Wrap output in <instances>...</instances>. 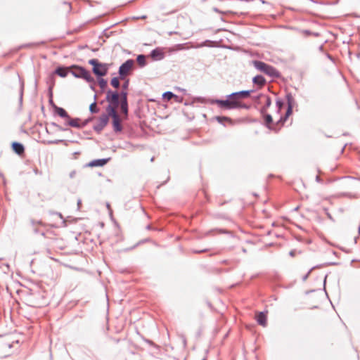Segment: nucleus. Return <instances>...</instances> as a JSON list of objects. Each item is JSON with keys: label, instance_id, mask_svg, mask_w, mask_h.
<instances>
[{"label": "nucleus", "instance_id": "393cba45", "mask_svg": "<svg viewBox=\"0 0 360 360\" xmlns=\"http://www.w3.org/2000/svg\"><path fill=\"white\" fill-rule=\"evenodd\" d=\"M121 100L127 101V93L126 91H122L120 94Z\"/></svg>", "mask_w": 360, "mask_h": 360}, {"label": "nucleus", "instance_id": "cd10ccee", "mask_svg": "<svg viewBox=\"0 0 360 360\" xmlns=\"http://www.w3.org/2000/svg\"><path fill=\"white\" fill-rule=\"evenodd\" d=\"M32 223L33 225H37V224L41 225L42 224L41 221H36L33 220V221H32Z\"/></svg>", "mask_w": 360, "mask_h": 360}, {"label": "nucleus", "instance_id": "5701e85b", "mask_svg": "<svg viewBox=\"0 0 360 360\" xmlns=\"http://www.w3.org/2000/svg\"><path fill=\"white\" fill-rule=\"evenodd\" d=\"M98 82L101 89H104L107 86V82L104 79H99Z\"/></svg>", "mask_w": 360, "mask_h": 360}, {"label": "nucleus", "instance_id": "ddd939ff", "mask_svg": "<svg viewBox=\"0 0 360 360\" xmlns=\"http://www.w3.org/2000/svg\"><path fill=\"white\" fill-rule=\"evenodd\" d=\"M108 162L107 159H99V160H95L91 162H90L88 164L89 167H102L105 165Z\"/></svg>", "mask_w": 360, "mask_h": 360}, {"label": "nucleus", "instance_id": "f8f14e48", "mask_svg": "<svg viewBox=\"0 0 360 360\" xmlns=\"http://www.w3.org/2000/svg\"><path fill=\"white\" fill-rule=\"evenodd\" d=\"M42 235L45 238L50 239V240L58 239V238H57L58 235L54 232V231L53 230L52 228L48 229L45 232H43Z\"/></svg>", "mask_w": 360, "mask_h": 360}, {"label": "nucleus", "instance_id": "a211bd4d", "mask_svg": "<svg viewBox=\"0 0 360 360\" xmlns=\"http://www.w3.org/2000/svg\"><path fill=\"white\" fill-rule=\"evenodd\" d=\"M54 110L56 113H57L60 117L66 118L67 120L70 117L67 112L62 108L55 106Z\"/></svg>", "mask_w": 360, "mask_h": 360}, {"label": "nucleus", "instance_id": "c756f323", "mask_svg": "<svg viewBox=\"0 0 360 360\" xmlns=\"http://www.w3.org/2000/svg\"><path fill=\"white\" fill-rule=\"evenodd\" d=\"M290 255L292 256V257H294L295 255V250H292L290 252Z\"/></svg>", "mask_w": 360, "mask_h": 360}, {"label": "nucleus", "instance_id": "423d86ee", "mask_svg": "<svg viewBox=\"0 0 360 360\" xmlns=\"http://www.w3.org/2000/svg\"><path fill=\"white\" fill-rule=\"evenodd\" d=\"M254 66L259 71L271 77H278V72L272 66L259 60L253 62Z\"/></svg>", "mask_w": 360, "mask_h": 360}, {"label": "nucleus", "instance_id": "39448f33", "mask_svg": "<svg viewBox=\"0 0 360 360\" xmlns=\"http://www.w3.org/2000/svg\"><path fill=\"white\" fill-rule=\"evenodd\" d=\"M71 73L76 77L82 78L89 82L94 81V78L91 73L82 67L77 65H72L70 67Z\"/></svg>", "mask_w": 360, "mask_h": 360}, {"label": "nucleus", "instance_id": "f257e3e1", "mask_svg": "<svg viewBox=\"0 0 360 360\" xmlns=\"http://www.w3.org/2000/svg\"><path fill=\"white\" fill-rule=\"evenodd\" d=\"M250 94V91H241L229 95L226 100H215L213 103L225 110L248 108V106L243 103L242 99L249 97Z\"/></svg>", "mask_w": 360, "mask_h": 360}, {"label": "nucleus", "instance_id": "6ab92c4d", "mask_svg": "<svg viewBox=\"0 0 360 360\" xmlns=\"http://www.w3.org/2000/svg\"><path fill=\"white\" fill-rule=\"evenodd\" d=\"M253 82L259 86H263L266 83V80L262 76L257 75L253 78Z\"/></svg>", "mask_w": 360, "mask_h": 360}, {"label": "nucleus", "instance_id": "f03ea898", "mask_svg": "<svg viewBox=\"0 0 360 360\" xmlns=\"http://www.w3.org/2000/svg\"><path fill=\"white\" fill-rule=\"evenodd\" d=\"M292 105L291 103L289 102L288 103V109L286 110V112H285V116L283 117H281L276 122V125H283V123L285 122L286 119L290 116L292 114ZM264 122H265V124L269 128V129H274V130H276V127L275 126V124H274L273 122V118L271 117V115H268V114H266L264 115Z\"/></svg>", "mask_w": 360, "mask_h": 360}, {"label": "nucleus", "instance_id": "dca6fc26", "mask_svg": "<svg viewBox=\"0 0 360 360\" xmlns=\"http://www.w3.org/2000/svg\"><path fill=\"white\" fill-rule=\"evenodd\" d=\"M120 110L124 115V119H126L128 115V103L125 101H120Z\"/></svg>", "mask_w": 360, "mask_h": 360}, {"label": "nucleus", "instance_id": "f3484780", "mask_svg": "<svg viewBox=\"0 0 360 360\" xmlns=\"http://www.w3.org/2000/svg\"><path fill=\"white\" fill-rule=\"evenodd\" d=\"M70 70V67L69 68H58L56 70V74H57L58 76L61 77H65L69 72Z\"/></svg>", "mask_w": 360, "mask_h": 360}, {"label": "nucleus", "instance_id": "0eeeda50", "mask_svg": "<svg viewBox=\"0 0 360 360\" xmlns=\"http://www.w3.org/2000/svg\"><path fill=\"white\" fill-rule=\"evenodd\" d=\"M134 65V61L133 60H128L125 63H124L119 69V74L121 77H124L128 75L131 71Z\"/></svg>", "mask_w": 360, "mask_h": 360}, {"label": "nucleus", "instance_id": "7c9ffc66", "mask_svg": "<svg viewBox=\"0 0 360 360\" xmlns=\"http://www.w3.org/2000/svg\"><path fill=\"white\" fill-rule=\"evenodd\" d=\"M205 250H200V251H198V252H205Z\"/></svg>", "mask_w": 360, "mask_h": 360}, {"label": "nucleus", "instance_id": "4468645a", "mask_svg": "<svg viewBox=\"0 0 360 360\" xmlns=\"http://www.w3.org/2000/svg\"><path fill=\"white\" fill-rule=\"evenodd\" d=\"M12 148L15 153L20 155L23 154L25 151L24 146L21 143L17 142L13 143Z\"/></svg>", "mask_w": 360, "mask_h": 360}, {"label": "nucleus", "instance_id": "20e7f679", "mask_svg": "<svg viewBox=\"0 0 360 360\" xmlns=\"http://www.w3.org/2000/svg\"><path fill=\"white\" fill-rule=\"evenodd\" d=\"M106 112L109 117L112 118V126L115 131H121L122 127L121 125V119L118 115L115 107L111 105H108L106 108Z\"/></svg>", "mask_w": 360, "mask_h": 360}, {"label": "nucleus", "instance_id": "2eb2a0df", "mask_svg": "<svg viewBox=\"0 0 360 360\" xmlns=\"http://www.w3.org/2000/svg\"><path fill=\"white\" fill-rule=\"evenodd\" d=\"M67 124L72 127L79 128L82 127L81 120L78 118L72 119L70 117L67 120Z\"/></svg>", "mask_w": 360, "mask_h": 360}, {"label": "nucleus", "instance_id": "9b49d317", "mask_svg": "<svg viewBox=\"0 0 360 360\" xmlns=\"http://www.w3.org/2000/svg\"><path fill=\"white\" fill-rule=\"evenodd\" d=\"M151 57L155 60H161L164 58L165 54L162 49H155L151 52Z\"/></svg>", "mask_w": 360, "mask_h": 360}, {"label": "nucleus", "instance_id": "412c9836", "mask_svg": "<svg viewBox=\"0 0 360 360\" xmlns=\"http://www.w3.org/2000/svg\"><path fill=\"white\" fill-rule=\"evenodd\" d=\"M173 97H176V96L170 91L165 92L163 94V98L167 99V101L171 100Z\"/></svg>", "mask_w": 360, "mask_h": 360}, {"label": "nucleus", "instance_id": "1a4fd4ad", "mask_svg": "<svg viewBox=\"0 0 360 360\" xmlns=\"http://www.w3.org/2000/svg\"><path fill=\"white\" fill-rule=\"evenodd\" d=\"M109 115L108 113L101 115L98 119V123L94 127V129L98 131H101L107 125Z\"/></svg>", "mask_w": 360, "mask_h": 360}, {"label": "nucleus", "instance_id": "bb28decb", "mask_svg": "<svg viewBox=\"0 0 360 360\" xmlns=\"http://www.w3.org/2000/svg\"><path fill=\"white\" fill-rule=\"evenodd\" d=\"M266 105L269 107L271 105V99L269 97H265Z\"/></svg>", "mask_w": 360, "mask_h": 360}, {"label": "nucleus", "instance_id": "9d476101", "mask_svg": "<svg viewBox=\"0 0 360 360\" xmlns=\"http://www.w3.org/2000/svg\"><path fill=\"white\" fill-rule=\"evenodd\" d=\"M255 319L257 322L263 327L267 325V314L264 312H257L255 314Z\"/></svg>", "mask_w": 360, "mask_h": 360}, {"label": "nucleus", "instance_id": "4be33fe9", "mask_svg": "<svg viewBox=\"0 0 360 360\" xmlns=\"http://www.w3.org/2000/svg\"><path fill=\"white\" fill-rule=\"evenodd\" d=\"M111 85L115 88H118L120 86V81L118 78L114 77L111 80Z\"/></svg>", "mask_w": 360, "mask_h": 360}, {"label": "nucleus", "instance_id": "6e6552de", "mask_svg": "<svg viewBox=\"0 0 360 360\" xmlns=\"http://www.w3.org/2000/svg\"><path fill=\"white\" fill-rule=\"evenodd\" d=\"M106 101L110 103V105L115 106L116 110L119 105V94L117 92L108 91L106 95Z\"/></svg>", "mask_w": 360, "mask_h": 360}, {"label": "nucleus", "instance_id": "aec40b11", "mask_svg": "<svg viewBox=\"0 0 360 360\" xmlns=\"http://www.w3.org/2000/svg\"><path fill=\"white\" fill-rule=\"evenodd\" d=\"M136 60L141 67H143L146 64V57L143 55L138 56Z\"/></svg>", "mask_w": 360, "mask_h": 360}, {"label": "nucleus", "instance_id": "a878e982", "mask_svg": "<svg viewBox=\"0 0 360 360\" xmlns=\"http://www.w3.org/2000/svg\"><path fill=\"white\" fill-rule=\"evenodd\" d=\"M217 119L219 122H221L222 121H225V120L231 122V119L227 117H217Z\"/></svg>", "mask_w": 360, "mask_h": 360}, {"label": "nucleus", "instance_id": "7ed1b4c3", "mask_svg": "<svg viewBox=\"0 0 360 360\" xmlns=\"http://www.w3.org/2000/svg\"><path fill=\"white\" fill-rule=\"evenodd\" d=\"M89 63L93 66V72L99 77L105 76L108 71L109 65L107 63H101L97 59H91Z\"/></svg>", "mask_w": 360, "mask_h": 360}, {"label": "nucleus", "instance_id": "b1692460", "mask_svg": "<svg viewBox=\"0 0 360 360\" xmlns=\"http://www.w3.org/2000/svg\"><path fill=\"white\" fill-rule=\"evenodd\" d=\"M89 110L91 112L95 113L98 112V108L96 103H93L89 106Z\"/></svg>", "mask_w": 360, "mask_h": 360}, {"label": "nucleus", "instance_id": "c85d7f7f", "mask_svg": "<svg viewBox=\"0 0 360 360\" xmlns=\"http://www.w3.org/2000/svg\"><path fill=\"white\" fill-rule=\"evenodd\" d=\"M127 87H128V82H126L125 84H123L122 88L124 89H127Z\"/></svg>", "mask_w": 360, "mask_h": 360}]
</instances>
